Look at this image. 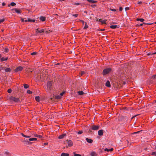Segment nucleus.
Returning <instances> with one entry per match:
<instances>
[{"label": "nucleus", "mask_w": 156, "mask_h": 156, "mask_svg": "<svg viewBox=\"0 0 156 156\" xmlns=\"http://www.w3.org/2000/svg\"><path fill=\"white\" fill-rule=\"evenodd\" d=\"M37 139L35 138H29L28 140L29 141H34V140H37Z\"/></svg>", "instance_id": "24"}, {"label": "nucleus", "mask_w": 156, "mask_h": 156, "mask_svg": "<svg viewBox=\"0 0 156 156\" xmlns=\"http://www.w3.org/2000/svg\"><path fill=\"white\" fill-rule=\"evenodd\" d=\"M69 154L64 153H62L61 155V156H69Z\"/></svg>", "instance_id": "16"}, {"label": "nucleus", "mask_w": 156, "mask_h": 156, "mask_svg": "<svg viewBox=\"0 0 156 156\" xmlns=\"http://www.w3.org/2000/svg\"><path fill=\"white\" fill-rule=\"evenodd\" d=\"M125 9L126 11L128 10L129 9V8L128 7H126L125 8Z\"/></svg>", "instance_id": "52"}, {"label": "nucleus", "mask_w": 156, "mask_h": 156, "mask_svg": "<svg viewBox=\"0 0 156 156\" xmlns=\"http://www.w3.org/2000/svg\"><path fill=\"white\" fill-rule=\"evenodd\" d=\"M143 24H147V25H150L151 24V23H141L140 25H138V26H142Z\"/></svg>", "instance_id": "33"}, {"label": "nucleus", "mask_w": 156, "mask_h": 156, "mask_svg": "<svg viewBox=\"0 0 156 156\" xmlns=\"http://www.w3.org/2000/svg\"><path fill=\"white\" fill-rule=\"evenodd\" d=\"M113 150V148H111L110 149L105 148V149L104 150L105 151H112Z\"/></svg>", "instance_id": "13"}, {"label": "nucleus", "mask_w": 156, "mask_h": 156, "mask_svg": "<svg viewBox=\"0 0 156 156\" xmlns=\"http://www.w3.org/2000/svg\"><path fill=\"white\" fill-rule=\"evenodd\" d=\"M80 22H81L83 23V25L84 23V22L82 20H79Z\"/></svg>", "instance_id": "50"}, {"label": "nucleus", "mask_w": 156, "mask_h": 156, "mask_svg": "<svg viewBox=\"0 0 156 156\" xmlns=\"http://www.w3.org/2000/svg\"><path fill=\"white\" fill-rule=\"evenodd\" d=\"M152 78L155 79L156 78V75H154L152 77Z\"/></svg>", "instance_id": "46"}, {"label": "nucleus", "mask_w": 156, "mask_h": 156, "mask_svg": "<svg viewBox=\"0 0 156 156\" xmlns=\"http://www.w3.org/2000/svg\"><path fill=\"white\" fill-rule=\"evenodd\" d=\"M138 4H141L142 3V2L141 1H138Z\"/></svg>", "instance_id": "56"}, {"label": "nucleus", "mask_w": 156, "mask_h": 156, "mask_svg": "<svg viewBox=\"0 0 156 156\" xmlns=\"http://www.w3.org/2000/svg\"><path fill=\"white\" fill-rule=\"evenodd\" d=\"M64 93H65L64 92H62L60 94V95L62 97V96L64 94Z\"/></svg>", "instance_id": "49"}, {"label": "nucleus", "mask_w": 156, "mask_h": 156, "mask_svg": "<svg viewBox=\"0 0 156 156\" xmlns=\"http://www.w3.org/2000/svg\"><path fill=\"white\" fill-rule=\"evenodd\" d=\"M23 69V67L22 66H19L17 67L15 70V72H18L19 71H21Z\"/></svg>", "instance_id": "7"}, {"label": "nucleus", "mask_w": 156, "mask_h": 156, "mask_svg": "<svg viewBox=\"0 0 156 156\" xmlns=\"http://www.w3.org/2000/svg\"><path fill=\"white\" fill-rule=\"evenodd\" d=\"M21 20H22V22L24 21V19L22 18Z\"/></svg>", "instance_id": "61"}, {"label": "nucleus", "mask_w": 156, "mask_h": 156, "mask_svg": "<svg viewBox=\"0 0 156 156\" xmlns=\"http://www.w3.org/2000/svg\"><path fill=\"white\" fill-rule=\"evenodd\" d=\"M101 23L102 24H106V21L105 20H102L101 22Z\"/></svg>", "instance_id": "45"}, {"label": "nucleus", "mask_w": 156, "mask_h": 156, "mask_svg": "<svg viewBox=\"0 0 156 156\" xmlns=\"http://www.w3.org/2000/svg\"><path fill=\"white\" fill-rule=\"evenodd\" d=\"M2 69H3V67H0V71L1 70H2Z\"/></svg>", "instance_id": "58"}, {"label": "nucleus", "mask_w": 156, "mask_h": 156, "mask_svg": "<svg viewBox=\"0 0 156 156\" xmlns=\"http://www.w3.org/2000/svg\"><path fill=\"white\" fill-rule=\"evenodd\" d=\"M151 154L153 155L156 156V152H154L152 153Z\"/></svg>", "instance_id": "41"}, {"label": "nucleus", "mask_w": 156, "mask_h": 156, "mask_svg": "<svg viewBox=\"0 0 156 156\" xmlns=\"http://www.w3.org/2000/svg\"><path fill=\"white\" fill-rule=\"evenodd\" d=\"M98 134L99 136H102L103 134V130L101 129L99 130L98 131Z\"/></svg>", "instance_id": "9"}, {"label": "nucleus", "mask_w": 156, "mask_h": 156, "mask_svg": "<svg viewBox=\"0 0 156 156\" xmlns=\"http://www.w3.org/2000/svg\"><path fill=\"white\" fill-rule=\"evenodd\" d=\"M48 143H44V145H42L43 146V147H44L45 146V145H48Z\"/></svg>", "instance_id": "44"}, {"label": "nucleus", "mask_w": 156, "mask_h": 156, "mask_svg": "<svg viewBox=\"0 0 156 156\" xmlns=\"http://www.w3.org/2000/svg\"><path fill=\"white\" fill-rule=\"evenodd\" d=\"M24 143L25 144H31V142L28 141L27 139L24 140Z\"/></svg>", "instance_id": "10"}, {"label": "nucleus", "mask_w": 156, "mask_h": 156, "mask_svg": "<svg viewBox=\"0 0 156 156\" xmlns=\"http://www.w3.org/2000/svg\"><path fill=\"white\" fill-rule=\"evenodd\" d=\"M82 133H83L82 131L80 130V131H78L77 133L78 134H82Z\"/></svg>", "instance_id": "37"}, {"label": "nucleus", "mask_w": 156, "mask_h": 156, "mask_svg": "<svg viewBox=\"0 0 156 156\" xmlns=\"http://www.w3.org/2000/svg\"><path fill=\"white\" fill-rule=\"evenodd\" d=\"M91 156H95L97 155V154L95 152H92L90 153Z\"/></svg>", "instance_id": "19"}, {"label": "nucleus", "mask_w": 156, "mask_h": 156, "mask_svg": "<svg viewBox=\"0 0 156 156\" xmlns=\"http://www.w3.org/2000/svg\"><path fill=\"white\" fill-rule=\"evenodd\" d=\"M45 30H45L44 29L39 30V29H37L36 30V33L37 34L43 33H44L45 32Z\"/></svg>", "instance_id": "4"}, {"label": "nucleus", "mask_w": 156, "mask_h": 156, "mask_svg": "<svg viewBox=\"0 0 156 156\" xmlns=\"http://www.w3.org/2000/svg\"><path fill=\"white\" fill-rule=\"evenodd\" d=\"M16 5V4L15 3H14V2H12L10 3V4H9L8 5V6L10 7V5H11L12 6H13Z\"/></svg>", "instance_id": "17"}, {"label": "nucleus", "mask_w": 156, "mask_h": 156, "mask_svg": "<svg viewBox=\"0 0 156 156\" xmlns=\"http://www.w3.org/2000/svg\"><path fill=\"white\" fill-rule=\"evenodd\" d=\"M155 114L156 115V111H155Z\"/></svg>", "instance_id": "64"}, {"label": "nucleus", "mask_w": 156, "mask_h": 156, "mask_svg": "<svg viewBox=\"0 0 156 156\" xmlns=\"http://www.w3.org/2000/svg\"><path fill=\"white\" fill-rule=\"evenodd\" d=\"M5 3L3 2L2 3V6H4L5 5Z\"/></svg>", "instance_id": "59"}, {"label": "nucleus", "mask_w": 156, "mask_h": 156, "mask_svg": "<svg viewBox=\"0 0 156 156\" xmlns=\"http://www.w3.org/2000/svg\"><path fill=\"white\" fill-rule=\"evenodd\" d=\"M11 10L13 11V12H14V11L15 12H16L17 13H20L22 12L20 9H12Z\"/></svg>", "instance_id": "5"}, {"label": "nucleus", "mask_w": 156, "mask_h": 156, "mask_svg": "<svg viewBox=\"0 0 156 156\" xmlns=\"http://www.w3.org/2000/svg\"><path fill=\"white\" fill-rule=\"evenodd\" d=\"M40 98L39 96H36L35 97V99L37 101H40Z\"/></svg>", "instance_id": "22"}, {"label": "nucleus", "mask_w": 156, "mask_h": 156, "mask_svg": "<svg viewBox=\"0 0 156 156\" xmlns=\"http://www.w3.org/2000/svg\"><path fill=\"white\" fill-rule=\"evenodd\" d=\"M23 86L24 88L25 89H27L29 87V86L28 85L26 84H23Z\"/></svg>", "instance_id": "27"}, {"label": "nucleus", "mask_w": 156, "mask_h": 156, "mask_svg": "<svg viewBox=\"0 0 156 156\" xmlns=\"http://www.w3.org/2000/svg\"><path fill=\"white\" fill-rule=\"evenodd\" d=\"M27 93L28 94H31L32 93V92L30 90H28L27 91Z\"/></svg>", "instance_id": "36"}, {"label": "nucleus", "mask_w": 156, "mask_h": 156, "mask_svg": "<svg viewBox=\"0 0 156 156\" xmlns=\"http://www.w3.org/2000/svg\"><path fill=\"white\" fill-rule=\"evenodd\" d=\"M61 98V96L60 95H58L56 96V98L57 99H60Z\"/></svg>", "instance_id": "35"}, {"label": "nucleus", "mask_w": 156, "mask_h": 156, "mask_svg": "<svg viewBox=\"0 0 156 156\" xmlns=\"http://www.w3.org/2000/svg\"><path fill=\"white\" fill-rule=\"evenodd\" d=\"M24 137H26V138H29L30 137V136H26V135H25V136H24Z\"/></svg>", "instance_id": "54"}, {"label": "nucleus", "mask_w": 156, "mask_h": 156, "mask_svg": "<svg viewBox=\"0 0 156 156\" xmlns=\"http://www.w3.org/2000/svg\"><path fill=\"white\" fill-rule=\"evenodd\" d=\"M5 154H6L7 155H9V154H10L9 152H8L7 151H5Z\"/></svg>", "instance_id": "32"}, {"label": "nucleus", "mask_w": 156, "mask_h": 156, "mask_svg": "<svg viewBox=\"0 0 156 156\" xmlns=\"http://www.w3.org/2000/svg\"><path fill=\"white\" fill-rule=\"evenodd\" d=\"M122 10V8L121 7H119V10L120 11H121Z\"/></svg>", "instance_id": "51"}, {"label": "nucleus", "mask_w": 156, "mask_h": 156, "mask_svg": "<svg viewBox=\"0 0 156 156\" xmlns=\"http://www.w3.org/2000/svg\"><path fill=\"white\" fill-rule=\"evenodd\" d=\"M34 136L36 137H39L40 138H41L42 137L41 135H38L37 134L35 135Z\"/></svg>", "instance_id": "28"}, {"label": "nucleus", "mask_w": 156, "mask_h": 156, "mask_svg": "<svg viewBox=\"0 0 156 156\" xmlns=\"http://www.w3.org/2000/svg\"><path fill=\"white\" fill-rule=\"evenodd\" d=\"M66 136V134L65 133L63 134H62L60 135L58 138L59 139H62L65 136Z\"/></svg>", "instance_id": "11"}, {"label": "nucleus", "mask_w": 156, "mask_h": 156, "mask_svg": "<svg viewBox=\"0 0 156 156\" xmlns=\"http://www.w3.org/2000/svg\"><path fill=\"white\" fill-rule=\"evenodd\" d=\"M86 140L89 143H91L93 142V140L91 139L87 138L86 139Z\"/></svg>", "instance_id": "12"}, {"label": "nucleus", "mask_w": 156, "mask_h": 156, "mask_svg": "<svg viewBox=\"0 0 156 156\" xmlns=\"http://www.w3.org/2000/svg\"><path fill=\"white\" fill-rule=\"evenodd\" d=\"M40 19L42 21H44L45 20V17L41 16L40 17Z\"/></svg>", "instance_id": "15"}, {"label": "nucleus", "mask_w": 156, "mask_h": 156, "mask_svg": "<svg viewBox=\"0 0 156 156\" xmlns=\"http://www.w3.org/2000/svg\"><path fill=\"white\" fill-rule=\"evenodd\" d=\"M74 4L78 5H79L80 4V3H75Z\"/></svg>", "instance_id": "53"}, {"label": "nucleus", "mask_w": 156, "mask_h": 156, "mask_svg": "<svg viewBox=\"0 0 156 156\" xmlns=\"http://www.w3.org/2000/svg\"><path fill=\"white\" fill-rule=\"evenodd\" d=\"M59 65V63H58L57 64H55V66L56 67L58 65Z\"/></svg>", "instance_id": "55"}, {"label": "nucleus", "mask_w": 156, "mask_h": 156, "mask_svg": "<svg viewBox=\"0 0 156 156\" xmlns=\"http://www.w3.org/2000/svg\"><path fill=\"white\" fill-rule=\"evenodd\" d=\"M99 20L100 22H101L103 20L101 19H99Z\"/></svg>", "instance_id": "60"}, {"label": "nucleus", "mask_w": 156, "mask_h": 156, "mask_svg": "<svg viewBox=\"0 0 156 156\" xmlns=\"http://www.w3.org/2000/svg\"><path fill=\"white\" fill-rule=\"evenodd\" d=\"M105 85L107 87H110L111 85L109 81H107L105 84Z\"/></svg>", "instance_id": "14"}, {"label": "nucleus", "mask_w": 156, "mask_h": 156, "mask_svg": "<svg viewBox=\"0 0 156 156\" xmlns=\"http://www.w3.org/2000/svg\"><path fill=\"white\" fill-rule=\"evenodd\" d=\"M5 20L4 19H0V23L2 22H3Z\"/></svg>", "instance_id": "42"}, {"label": "nucleus", "mask_w": 156, "mask_h": 156, "mask_svg": "<svg viewBox=\"0 0 156 156\" xmlns=\"http://www.w3.org/2000/svg\"><path fill=\"white\" fill-rule=\"evenodd\" d=\"M87 1L89 2L92 3H95L97 2V1H94V0H87Z\"/></svg>", "instance_id": "21"}, {"label": "nucleus", "mask_w": 156, "mask_h": 156, "mask_svg": "<svg viewBox=\"0 0 156 156\" xmlns=\"http://www.w3.org/2000/svg\"><path fill=\"white\" fill-rule=\"evenodd\" d=\"M2 57V55L1 54H0V58H1Z\"/></svg>", "instance_id": "63"}, {"label": "nucleus", "mask_w": 156, "mask_h": 156, "mask_svg": "<svg viewBox=\"0 0 156 156\" xmlns=\"http://www.w3.org/2000/svg\"><path fill=\"white\" fill-rule=\"evenodd\" d=\"M73 16H75L76 17L78 16V14H73Z\"/></svg>", "instance_id": "47"}, {"label": "nucleus", "mask_w": 156, "mask_h": 156, "mask_svg": "<svg viewBox=\"0 0 156 156\" xmlns=\"http://www.w3.org/2000/svg\"><path fill=\"white\" fill-rule=\"evenodd\" d=\"M136 20L137 21H140L141 22H143L144 20L143 18H137Z\"/></svg>", "instance_id": "23"}, {"label": "nucleus", "mask_w": 156, "mask_h": 156, "mask_svg": "<svg viewBox=\"0 0 156 156\" xmlns=\"http://www.w3.org/2000/svg\"><path fill=\"white\" fill-rule=\"evenodd\" d=\"M85 72L84 71L81 72V73L80 74V76H82L83 75V74H85Z\"/></svg>", "instance_id": "38"}, {"label": "nucleus", "mask_w": 156, "mask_h": 156, "mask_svg": "<svg viewBox=\"0 0 156 156\" xmlns=\"http://www.w3.org/2000/svg\"><path fill=\"white\" fill-rule=\"evenodd\" d=\"M10 71H11V69H10V68H6L5 69V71L6 72H9Z\"/></svg>", "instance_id": "30"}, {"label": "nucleus", "mask_w": 156, "mask_h": 156, "mask_svg": "<svg viewBox=\"0 0 156 156\" xmlns=\"http://www.w3.org/2000/svg\"><path fill=\"white\" fill-rule=\"evenodd\" d=\"M111 71V68H107L103 70V73L104 75L110 73Z\"/></svg>", "instance_id": "3"}, {"label": "nucleus", "mask_w": 156, "mask_h": 156, "mask_svg": "<svg viewBox=\"0 0 156 156\" xmlns=\"http://www.w3.org/2000/svg\"><path fill=\"white\" fill-rule=\"evenodd\" d=\"M9 99L11 101H14L16 103H17L20 102V100L18 98H15L12 96H11L9 97Z\"/></svg>", "instance_id": "1"}, {"label": "nucleus", "mask_w": 156, "mask_h": 156, "mask_svg": "<svg viewBox=\"0 0 156 156\" xmlns=\"http://www.w3.org/2000/svg\"><path fill=\"white\" fill-rule=\"evenodd\" d=\"M78 94L80 95H83L84 94L83 92L82 91H78Z\"/></svg>", "instance_id": "29"}, {"label": "nucleus", "mask_w": 156, "mask_h": 156, "mask_svg": "<svg viewBox=\"0 0 156 156\" xmlns=\"http://www.w3.org/2000/svg\"><path fill=\"white\" fill-rule=\"evenodd\" d=\"M24 21L26 22H27L28 21V20H24Z\"/></svg>", "instance_id": "62"}, {"label": "nucleus", "mask_w": 156, "mask_h": 156, "mask_svg": "<svg viewBox=\"0 0 156 156\" xmlns=\"http://www.w3.org/2000/svg\"><path fill=\"white\" fill-rule=\"evenodd\" d=\"M142 131H137V132H135L134 133H133V134H138V133H139L141 132Z\"/></svg>", "instance_id": "43"}, {"label": "nucleus", "mask_w": 156, "mask_h": 156, "mask_svg": "<svg viewBox=\"0 0 156 156\" xmlns=\"http://www.w3.org/2000/svg\"><path fill=\"white\" fill-rule=\"evenodd\" d=\"M9 51V49L7 48H5L4 49V51L5 52H7Z\"/></svg>", "instance_id": "34"}, {"label": "nucleus", "mask_w": 156, "mask_h": 156, "mask_svg": "<svg viewBox=\"0 0 156 156\" xmlns=\"http://www.w3.org/2000/svg\"><path fill=\"white\" fill-rule=\"evenodd\" d=\"M12 91V90L11 89H9L8 90V93H10Z\"/></svg>", "instance_id": "39"}, {"label": "nucleus", "mask_w": 156, "mask_h": 156, "mask_svg": "<svg viewBox=\"0 0 156 156\" xmlns=\"http://www.w3.org/2000/svg\"><path fill=\"white\" fill-rule=\"evenodd\" d=\"M37 54V52H33L32 53H31V55H36Z\"/></svg>", "instance_id": "40"}, {"label": "nucleus", "mask_w": 156, "mask_h": 156, "mask_svg": "<svg viewBox=\"0 0 156 156\" xmlns=\"http://www.w3.org/2000/svg\"><path fill=\"white\" fill-rule=\"evenodd\" d=\"M110 10L113 11H116V10L115 9H110Z\"/></svg>", "instance_id": "48"}, {"label": "nucleus", "mask_w": 156, "mask_h": 156, "mask_svg": "<svg viewBox=\"0 0 156 156\" xmlns=\"http://www.w3.org/2000/svg\"><path fill=\"white\" fill-rule=\"evenodd\" d=\"M21 135H22V136H23V137H24V136H25V135L24 134H23V133H21Z\"/></svg>", "instance_id": "57"}, {"label": "nucleus", "mask_w": 156, "mask_h": 156, "mask_svg": "<svg viewBox=\"0 0 156 156\" xmlns=\"http://www.w3.org/2000/svg\"><path fill=\"white\" fill-rule=\"evenodd\" d=\"M74 156H81V155L79 154H76V153L73 152Z\"/></svg>", "instance_id": "31"}, {"label": "nucleus", "mask_w": 156, "mask_h": 156, "mask_svg": "<svg viewBox=\"0 0 156 156\" xmlns=\"http://www.w3.org/2000/svg\"><path fill=\"white\" fill-rule=\"evenodd\" d=\"M8 59V58L6 57V58H5L4 57L2 58L1 59V62H3L5 61H6Z\"/></svg>", "instance_id": "18"}, {"label": "nucleus", "mask_w": 156, "mask_h": 156, "mask_svg": "<svg viewBox=\"0 0 156 156\" xmlns=\"http://www.w3.org/2000/svg\"><path fill=\"white\" fill-rule=\"evenodd\" d=\"M68 145L69 147H71L73 145V142L70 140H67Z\"/></svg>", "instance_id": "6"}, {"label": "nucleus", "mask_w": 156, "mask_h": 156, "mask_svg": "<svg viewBox=\"0 0 156 156\" xmlns=\"http://www.w3.org/2000/svg\"><path fill=\"white\" fill-rule=\"evenodd\" d=\"M52 86V83L51 82L49 81L47 83V86L48 88H49V89H51V87Z\"/></svg>", "instance_id": "8"}, {"label": "nucleus", "mask_w": 156, "mask_h": 156, "mask_svg": "<svg viewBox=\"0 0 156 156\" xmlns=\"http://www.w3.org/2000/svg\"><path fill=\"white\" fill-rule=\"evenodd\" d=\"M100 126L93 125L91 126V129L93 130H97L99 129Z\"/></svg>", "instance_id": "2"}, {"label": "nucleus", "mask_w": 156, "mask_h": 156, "mask_svg": "<svg viewBox=\"0 0 156 156\" xmlns=\"http://www.w3.org/2000/svg\"><path fill=\"white\" fill-rule=\"evenodd\" d=\"M28 21L29 22H34L35 21V20H31L30 18H28Z\"/></svg>", "instance_id": "20"}, {"label": "nucleus", "mask_w": 156, "mask_h": 156, "mask_svg": "<svg viewBox=\"0 0 156 156\" xmlns=\"http://www.w3.org/2000/svg\"><path fill=\"white\" fill-rule=\"evenodd\" d=\"M88 26L87 25V23L86 22H85V26L84 27L83 29H86L87 28H88Z\"/></svg>", "instance_id": "25"}, {"label": "nucleus", "mask_w": 156, "mask_h": 156, "mask_svg": "<svg viewBox=\"0 0 156 156\" xmlns=\"http://www.w3.org/2000/svg\"><path fill=\"white\" fill-rule=\"evenodd\" d=\"M117 27V25H111L110 26V27L112 29H115Z\"/></svg>", "instance_id": "26"}]
</instances>
